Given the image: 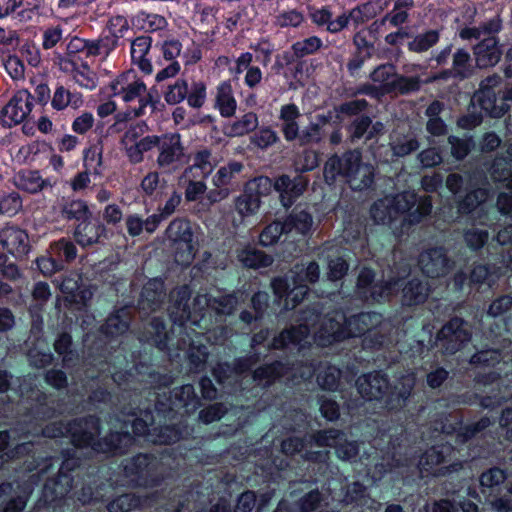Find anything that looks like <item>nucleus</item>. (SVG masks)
Listing matches in <instances>:
<instances>
[{
    "label": "nucleus",
    "instance_id": "cd10ccee",
    "mask_svg": "<svg viewBox=\"0 0 512 512\" xmlns=\"http://www.w3.org/2000/svg\"><path fill=\"white\" fill-rule=\"evenodd\" d=\"M139 340L147 342L157 347L159 350H166L168 347L169 333L164 320L160 317H153L144 325Z\"/></svg>",
    "mask_w": 512,
    "mask_h": 512
},
{
    "label": "nucleus",
    "instance_id": "2eb2a0df",
    "mask_svg": "<svg viewBox=\"0 0 512 512\" xmlns=\"http://www.w3.org/2000/svg\"><path fill=\"white\" fill-rule=\"evenodd\" d=\"M418 265L427 277L439 278L443 277L452 269L453 261H451L442 247H433L420 253Z\"/></svg>",
    "mask_w": 512,
    "mask_h": 512
},
{
    "label": "nucleus",
    "instance_id": "20e7f679",
    "mask_svg": "<svg viewBox=\"0 0 512 512\" xmlns=\"http://www.w3.org/2000/svg\"><path fill=\"white\" fill-rule=\"evenodd\" d=\"M431 209L432 203L429 197L418 199L414 192L406 191L375 201L370 208V216L375 223L387 225L408 212L405 220L409 224H417L423 217L430 214Z\"/></svg>",
    "mask_w": 512,
    "mask_h": 512
},
{
    "label": "nucleus",
    "instance_id": "37998d69",
    "mask_svg": "<svg viewBox=\"0 0 512 512\" xmlns=\"http://www.w3.org/2000/svg\"><path fill=\"white\" fill-rule=\"evenodd\" d=\"M453 452L450 445H437L428 449L420 458L419 465L425 471H430L439 464L446 462Z\"/></svg>",
    "mask_w": 512,
    "mask_h": 512
},
{
    "label": "nucleus",
    "instance_id": "de8ad7c7",
    "mask_svg": "<svg viewBox=\"0 0 512 512\" xmlns=\"http://www.w3.org/2000/svg\"><path fill=\"white\" fill-rule=\"evenodd\" d=\"M489 196L486 188H474L469 191L465 197L458 203V211L461 214H470L475 211Z\"/></svg>",
    "mask_w": 512,
    "mask_h": 512
},
{
    "label": "nucleus",
    "instance_id": "dca6fc26",
    "mask_svg": "<svg viewBox=\"0 0 512 512\" xmlns=\"http://www.w3.org/2000/svg\"><path fill=\"white\" fill-rule=\"evenodd\" d=\"M309 180L302 174L294 176L282 174L275 178V191L279 193L280 202L284 207H291L306 191Z\"/></svg>",
    "mask_w": 512,
    "mask_h": 512
},
{
    "label": "nucleus",
    "instance_id": "7ed1b4c3",
    "mask_svg": "<svg viewBox=\"0 0 512 512\" xmlns=\"http://www.w3.org/2000/svg\"><path fill=\"white\" fill-rule=\"evenodd\" d=\"M375 169L362 159L359 149H349L341 155L334 154L324 165V178L333 184L341 177L352 190L363 191L374 183Z\"/></svg>",
    "mask_w": 512,
    "mask_h": 512
},
{
    "label": "nucleus",
    "instance_id": "3c124183",
    "mask_svg": "<svg viewBox=\"0 0 512 512\" xmlns=\"http://www.w3.org/2000/svg\"><path fill=\"white\" fill-rule=\"evenodd\" d=\"M61 215L66 220H75L78 223L92 217L87 203L82 200H72L64 204Z\"/></svg>",
    "mask_w": 512,
    "mask_h": 512
},
{
    "label": "nucleus",
    "instance_id": "680f3d73",
    "mask_svg": "<svg viewBox=\"0 0 512 512\" xmlns=\"http://www.w3.org/2000/svg\"><path fill=\"white\" fill-rule=\"evenodd\" d=\"M439 41V32L437 30H429L425 33L418 34L408 43V49L415 53H422L429 50Z\"/></svg>",
    "mask_w": 512,
    "mask_h": 512
},
{
    "label": "nucleus",
    "instance_id": "f704fd0d",
    "mask_svg": "<svg viewBox=\"0 0 512 512\" xmlns=\"http://www.w3.org/2000/svg\"><path fill=\"white\" fill-rule=\"evenodd\" d=\"M72 489V478L65 472H59L57 478L49 479L43 488L46 502L63 499Z\"/></svg>",
    "mask_w": 512,
    "mask_h": 512
},
{
    "label": "nucleus",
    "instance_id": "393cba45",
    "mask_svg": "<svg viewBox=\"0 0 512 512\" xmlns=\"http://www.w3.org/2000/svg\"><path fill=\"white\" fill-rule=\"evenodd\" d=\"M133 441L134 438L127 429L124 431L110 432L94 444V451L123 454L133 444Z\"/></svg>",
    "mask_w": 512,
    "mask_h": 512
},
{
    "label": "nucleus",
    "instance_id": "9d476101",
    "mask_svg": "<svg viewBox=\"0 0 512 512\" xmlns=\"http://www.w3.org/2000/svg\"><path fill=\"white\" fill-rule=\"evenodd\" d=\"M471 338L470 324L460 317H453L438 331L435 344L442 354L454 355L470 342Z\"/></svg>",
    "mask_w": 512,
    "mask_h": 512
},
{
    "label": "nucleus",
    "instance_id": "5701e85b",
    "mask_svg": "<svg viewBox=\"0 0 512 512\" xmlns=\"http://www.w3.org/2000/svg\"><path fill=\"white\" fill-rule=\"evenodd\" d=\"M474 58L470 55L469 51L464 48H458L452 54V63L450 68L443 71L441 78L447 79L449 77L465 80L469 79L476 73V63H473Z\"/></svg>",
    "mask_w": 512,
    "mask_h": 512
},
{
    "label": "nucleus",
    "instance_id": "f8f14e48",
    "mask_svg": "<svg viewBox=\"0 0 512 512\" xmlns=\"http://www.w3.org/2000/svg\"><path fill=\"white\" fill-rule=\"evenodd\" d=\"M312 439L320 447H333L337 456L345 461H353L359 453L356 442L347 441L345 434L337 429L318 431L313 434Z\"/></svg>",
    "mask_w": 512,
    "mask_h": 512
},
{
    "label": "nucleus",
    "instance_id": "f3484780",
    "mask_svg": "<svg viewBox=\"0 0 512 512\" xmlns=\"http://www.w3.org/2000/svg\"><path fill=\"white\" fill-rule=\"evenodd\" d=\"M31 98L28 91H18L7 105L2 108L0 123L4 127H12L21 123L31 111Z\"/></svg>",
    "mask_w": 512,
    "mask_h": 512
},
{
    "label": "nucleus",
    "instance_id": "4be33fe9",
    "mask_svg": "<svg viewBox=\"0 0 512 512\" xmlns=\"http://www.w3.org/2000/svg\"><path fill=\"white\" fill-rule=\"evenodd\" d=\"M164 282L154 278L149 280L143 287L138 301V311L141 316H148L158 310L165 298Z\"/></svg>",
    "mask_w": 512,
    "mask_h": 512
},
{
    "label": "nucleus",
    "instance_id": "bf43d9fd",
    "mask_svg": "<svg viewBox=\"0 0 512 512\" xmlns=\"http://www.w3.org/2000/svg\"><path fill=\"white\" fill-rule=\"evenodd\" d=\"M188 92V82L183 78H178L173 84L168 85L164 93V100L169 105H176L186 99Z\"/></svg>",
    "mask_w": 512,
    "mask_h": 512
},
{
    "label": "nucleus",
    "instance_id": "6e6d98bb",
    "mask_svg": "<svg viewBox=\"0 0 512 512\" xmlns=\"http://www.w3.org/2000/svg\"><path fill=\"white\" fill-rule=\"evenodd\" d=\"M234 204L236 211L242 217H246L257 213L261 205V200L244 188L243 193L234 200Z\"/></svg>",
    "mask_w": 512,
    "mask_h": 512
},
{
    "label": "nucleus",
    "instance_id": "6e6552de",
    "mask_svg": "<svg viewBox=\"0 0 512 512\" xmlns=\"http://www.w3.org/2000/svg\"><path fill=\"white\" fill-rule=\"evenodd\" d=\"M127 482L137 487H155L163 480V469L158 458L152 454H138L123 464Z\"/></svg>",
    "mask_w": 512,
    "mask_h": 512
},
{
    "label": "nucleus",
    "instance_id": "1a4fd4ad",
    "mask_svg": "<svg viewBox=\"0 0 512 512\" xmlns=\"http://www.w3.org/2000/svg\"><path fill=\"white\" fill-rule=\"evenodd\" d=\"M369 77L373 83L379 84L381 94L409 95L420 91L422 86L419 76L399 74L391 63L378 65Z\"/></svg>",
    "mask_w": 512,
    "mask_h": 512
},
{
    "label": "nucleus",
    "instance_id": "2f4dec72",
    "mask_svg": "<svg viewBox=\"0 0 512 512\" xmlns=\"http://www.w3.org/2000/svg\"><path fill=\"white\" fill-rule=\"evenodd\" d=\"M415 386V378L412 376L403 377L400 382L388 392L386 405L391 410H400L407 405Z\"/></svg>",
    "mask_w": 512,
    "mask_h": 512
},
{
    "label": "nucleus",
    "instance_id": "79ce46f5",
    "mask_svg": "<svg viewBox=\"0 0 512 512\" xmlns=\"http://www.w3.org/2000/svg\"><path fill=\"white\" fill-rule=\"evenodd\" d=\"M243 164L238 161H231L222 166L213 177L215 187H232L237 184L239 175L243 170Z\"/></svg>",
    "mask_w": 512,
    "mask_h": 512
},
{
    "label": "nucleus",
    "instance_id": "bb28decb",
    "mask_svg": "<svg viewBox=\"0 0 512 512\" xmlns=\"http://www.w3.org/2000/svg\"><path fill=\"white\" fill-rule=\"evenodd\" d=\"M420 147L419 141L414 134L399 135L390 142V150L386 149V154L390 153L392 157H404L416 151ZM384 146L378 147L373 155L379 160L388 162L390 159L388 155L382 157L381 149Z\"/></svg>",
    "mask_w": 512,
    "mask_h": 512
},
{
    "label": "nucleus",
    "instance_id": "a19ab883",
    "mask_svg": "<svg viewBox=\"0 0 512 512\" xmlns=\"http://www.w3.org/2000/svg\"><path fill=\"white\" fill-rule=\"evenodd\" d=\"M216 106L223 117H231L234 115L237 105L230 80L224 81L218 86Z\"/></svg>",
    "mask_w": 512,
    "mask_h": 512
},
{
    "label": "nucleus",
    "instance_id": "052dcab7",
    "mask_svg": "<svg viewBox=\"0 0 512 512\" xmlns=\"http://www.w3.org/2000/svg\"><path fill=\"white\" fill-rule=\"evenodd\" d=\"M258 126V117L255 113L249 112L243 115L239 120L235 121L228 127V135L235 136H243L253 130Z\"/></svg>",
    "mask_w": 512,
    "mask_h": 512
},
{
    "label": "nucleus",
    "instance_id": "473e14b6",
    "mask_svg": "<svg viewBox=\"0 0 512 512\" xmlns=\"http://www.w3.org/2000/svg\"><path fill=\"white\" fill-rule=\"evenodd\" d=\"M152 39L149 36L137 37L131 43V59L139 69L146 73H152V64L150 58Z\"/></svg>",
    "mask_w": 512,
    "mask_h": 512
},
{
    "label": "nucleus",
    "instance_id": "c85d7f7f",
    "mask_svg": "<svg viewBox=\"0 0 512 512\" xmlns=\"http://www.w3.org/2000/svg\"><path fill=\"white\" fill-rule=\"evenodd\" d=\"M104 233V225L99 221H92L91 217L76 225L74 238L80 246L87 247L99 243Z\"/></svg>",
    "mask_w": 512,
    "mask_h": 512
},
{
    "label": "nucleus",
    "instance_id": "a18cd8bd",
    "mask_svg": "<svg viewBox=\"0 0 512 512\" xmlns=\"http://www.w3.org/2000/svg\"><path fill=\"white\" fill-rule=\"evenodd\" d=\"M239 304L235 293H222L217 291L213 294L211 310L218 316L232 315Z\"/></svg>",
    "mask_w": 512,
    "mask_h": 512
},
{
    "label": "nucleus",
    "instance_id": "e433bc0d",
    "mask_svg": "<svg viewBox=\"0 0 512 512\" xmlns=\"http://www.w3.org/2000/svg\"><path fill=\"white\" fill-rule=\"evenodd\" d=\"M284 221L288 233L295 231L298 234L307 235L313 229L314 222L311 213L298 206L290 212Z\"/></svg>",
    "mask_w": 512,
    "mask_h": 512
},
{
    "label": "nucleus",
    "instance_id": "7c9ffc66",
    "mask_svg": "<svg viewBox=\"0 0 512 512\" xmlns=\"http://www.w3.org/2000/svg\"><path fill=\"white\" fill-rule=\"evenodd\" d=\"M472 102L474 108L478 106L485 115L493 118L503 116L509 108L507 103L502 102L501 99L496 97L495 93L490 92L476 91Z\"/></svg>",
    "mask_w": 512,
    "mask_h": 512
},
{
    "label": "nucleus",
    "instance_id": "e2e57ef3",
    "mask_svg": "<svg viewBox=\"0 0 512 512\" xmlns=\"http://www.w3.org/2000/svg\"><path fill=\"white\" fill-rule=\"evenodd\" d=\"M288 230L286 229L285 221H273L269 225H267L259 236V241L263 246H269L276 243L282 234H287Z\"/></svg>",
    "mask_w": 512,
    "mask_h": 512
},
{
    "label": "nucleus",
    "instance_id": "8fccbe9b",
    "mask_svg": "<svg viewBox=\"0 0 512 512\" xmlns=\"http://www.w3.org/2000/svg\"><path fill=\"white\" fill-rule=\"evenodd\" d=\"M507 479L505 470L499 467H492L484 471L479 478L482 492L492 493L499 488Z\"/></svg>",
    "mask_w": 512,
    "mask_h": 512
},
{
    "label": "nucleus",
    "instance_id": "39448f33",
    "mask_svg": "<svg viewBox=\"0 0 512 512\" xmlns=\"http://www.w3.org/2000/svg\"><path fill=\"white\" fill-rule=\"evenodd\" d=\"M502 19L495 15L475 26H466L459 31L465 41H477L472 47L474 61L479 69L496 66L501 60L502 51L497 34L502 30Z\"/></svg>",
    "mask_w": 512,
    "mask_h": 512
},
{
    "label": "nucleus",
    "instance_id": "49530a36",
    "mask_svg": "<svg viewBox=\"0 0 512 512\" xmlns=\"http://www.w3.org/2000/svg\"><path fill=\"white\" fill-rule=\"evenodd\" d=\"M49 253L54 255L64 268L66 263H70L76 258L77 248L70 239L61 238L51 243Z\"/></svg>",
    "mask_w": 512,
    "mask_h": 512
},
{
    "label": "nucleus",
    "instance_id": "423d86ee",
    "mask_svg": "<svg viewBox=\"0 0 512 512\" xmlns=\"http://www.w3.org/2000/svg\"><path fill=\"white\" fill-rule=\"evenodd\" d=\"M141 148L148 149V152L157 148L158 155L155 164L162 174L176 173L186 163L185 148L178 133L155 135L146 141Z\"/></svg>",
    "mask_w": 512,
    "mask_h": 512
},
{
    "label": "nucleus",
    "instance_id": "4468645a",
    "mask_svg": "<svg viewBox=\"0 0 512 512\" xmlns=\"http://www.w3.org/2000/svg\"><path fill=\"white\" fill-rule=\"evenodd\" d=\"M167 400L168 403L156 401L155 407L159 412L165 413L173 409L184 408L185 412L190 414L194 413L201 405L200 398L191 384L174 388L169 392Z\"/></svg>",
    "mask_w": 512,
    "mask_h": 512
},
{
    "label": "nucleus",
    "instance_id": "603ef678",
    "mask_svg": "<svg viewBox=\"0 0 512 512\" xmlns=\"http://www.w3.org/2000/svg\"><path fill=\"white\" fill-rule=\"evenodd\" d=\"M167 238L173 242L189 243L192 241L190 225L183 219H174L166 229Z\"/></svg>",
    "mask_w": 512,
    "mask_h": 512
},
{
    "label": "nucleus",
    "instance_id": "f257e3e1",
    "mask_svg": "<svg viewBox=\"0 0 512 512\" xmlns=\"http://www.w3.org/2000/svg\"><path fill=\"white\" fill-rule=\"evenodd\" d=\"M300 324L282 331L274 337L268 349H282L289 345L308 343L307 339L313 334L314 339L321 346L348 338L345 324V314L336 312L333 316H321L317 307H309L302 311L298 318Z\"/></svg>",
    "mask_w": 512,
    "mask_h": 512
},
{
    "label": "nucleus",
    "instance_id": "ddd939ff",
    "mask_svg": "<svg viewBox=\"0 0 512 512\" xmlns=\"http://www.w3.org/2000/svg\"><path fill=\"white\" fill-rule=\"evenodd\" d=\"M65 430L75 446L91 447L94 450L100 434L99 419L95 416L78 418L71 421Z\"/></svg>",
    "mask_w": 512,
    "mask_h": 512
},
{
    "label": "nucleus",
    "instance_id": "69168bd1",
    "mask_svg": "<svg viewBox=\"0 0 512 512\" xmlns=\"http://www.w3.org/2000/svg\"><path fill=\"white\" fill-rule=\"evenodd\" d=\"M81 103V98L78 94H72L64 86H58L52 98V107L57 110H63L69 105L77 107Z\"/></svg>",
    "mask_w": 512,
    "mask_h": 512
},
{
    "label": "nucleus",
    "instance_id": "09e8293b",
    "mask_svg": "<svg viewBox=\"0 0 512 512\" xmlns=\"http://www.w3.org/2000/svg\"><path fill=\"white\" fill-rule=\"evenodd\" d=\"M414 7V0H395L392 11L387 13L383 21H388L394 27L408 22L409 11Z\"/></svg>",
    "mask_w": 512,
    "mask_h": 512
},
{
    "label": "nucleus",
    "instance_id": "ea45409f",
    "mask_svg": "<svg viewBox=\"0 0 512 512\" xmlns=\"http://www.w3.org/2000/svg\"><path fill=\"white\" fill-rule=\"evenodd\" d=\"M54 350L62 357L64 367L74 366L78 360V353L73 348L72 337L68 332H61L57 335L54 343Z\"/></svg>",
    "mask_w": 512,
    "mask_h": 512
},
{
    "label": "nucleus",
    "instance_id": "338daca9",
    "mask_svg": "<svg viewBox=\"0 0 512 512\" xmlns=\"http://www.w3.org/2000/svg\"><path fill=\"white\" fill-rule=\"evenodd\" d=\"M244 188L256 196L259 200H261V197L269 195L272 189L275 190V185L274 181H272V179L269 177L259 176L249 180Z\"/></svg>",
    "mask_w": 512,
    "mask_h": 512
},
{
    "label": "nucleus",
    "instance_id": "412c9836",
    "mask_svg": "<svg viewBox=\"0 0 512 512\" xmlns=\"http://www.w3.org/2000/svg\"><path fill=\"white\" fill-rule=\"evenodd\" d=\"M191 291L188 286H180L171 291L169 295L168 314L171 321L182 327L191 316L189 300Z\"/></svg>",
    "mask_w": 512,
    "mask_h": 512
},
{
    "label": "nucleus",
    "instance_id": "c03bdc74",
    "mask_svg": "<svg viewBox=\"0 0 512 512\" xmlns=\"http://www.w3.org/2000/svg\"><path fill=\"white\" fill-rule=\"evenodd\" d=\"M286 371L285 365L280 361L261 366L253 372V379L259 385L269 386L279 379Z\"/></svg>",
    "mask_w": 512,
    "mask_h": 512
},
{
    "label": "nucleus",
    "instance_id": "9b49d317",
    "mask_svg": "<svg viewBox=\"0 0 512 512\" xmlns=\"http://www.w3.org/2000/svg\"><path fill=\"white\" fill-rule=\"evenodd\" d=\"M112 94L122 95L125 102H131L135 99L139 101V107L135 110V116L145 114V109L150 106L151 111L155 109L156 100L150 93H146V85L141 80H135L130 83L127 82V76L121 75L110 85Z\"/></svg>",
    "mask_w": 512,
    "mask_h": 512
},
{
    "label": "nucleus",
    "instance_id": "c756f323",
    "mask_svg": "<svg viewBox=\"0 0 512 512\" xmlns=\"http://www.w3.org/2000/svg\"><path fill=\"white\" fill-rule=\"evenodd\" d=\"M189 434L190 430L187 426L166 425L153 428L152 432L148 433V441L159 445H169L187 437Z\"/></svg>",
    "mask_w": 512,
    "mask_h": 512
},
{
    "label": "nucleus",
    "instance_id": "58836bf2",
    "mask_svg": "<svg viewBox=\"0 0 512 512\" xmlns=\"http://www.w3.org/2000/svg\"><path fill=\"white\" fill-rule=\"evenodd\" d=\"M237 259L243 266L252 269L269 267L274 261L271 255L250 246L241 249Z\"/></svg>",
    "mask_w": 512,
    "mask_h": 512
},
{
    "label": "nucleus",
    "instance_id": "c9c22d12",
    "mask_svg": "<svg viewBox=\"0 0 512 512\" xmlns=\"http://www.w3.org/2000/svg\"><path fill=\"white\" fill-rule=\"evenodd\" d=\"M131 309L123 307L111 313L102 325V332L111 337L124 334L130 325Z\"/></svg>",
    "mask_w": 512,
    "mask_h": 512
},
{
    "label": "nucleus",
    "instance_id": "774afa93",
    "mask_svg": "<svg viewBox=\"0 0 512 512\" xmlns=\"http://www.w3.org/2000/svg\"><path fill=\"white\" fill-rule=\"evenodd\" d=\"M139 499L131 493L122 494L107 505L109 512H129L139 506Z\"/></svg>",
    "mask_w": 512,
    "mask_h": 512
},
{
    "label": "nucleus",
    "instance_id": "4d7b16f0",
    "mask_svg": "<svg viewBox=\"0 0 512 512\" xmlns=\"http://www.w3.org/2000/svg\"><path fill=\"white\" fill-rule=\"evenodd\" d=\"M267 501L266 496L262 495L258 502L255 492L247 490L238 496L234 512H252L255 507L260 511Z\"/></svg>",
    "mask_w": 512,
    "mask_h": 512
},
{
    "label": "nucleus",
    "instance_id": "aec40b11",
    "mask_svg": "<svg viewBox=\"0 0 512 512\" xmlns=\"http://www.w3.org/2000/svg\"><path fill=\"white\" fill-rule=\"evenodd\" d=\"M145 125H134L129 127L121 138V144L124 147L125 154L132 164H139L144 160V154L148 152V149H142L146 141L155 135H148L140 138L144 133Z\"/></svg>",
    "mask_w": 512,
    "mask_h": 512
},
{
    "label": "nucleus",
    "instance_id": "a211bd4d",
    "mask_svg": "<svg viewBox=\"0 0 512 512\" xmlns=\"http://www.w3.org/2000/svg\"><path fill=\"white\" fill-rule=\"evenodd\" d=\"M358 393L366 400H380L388 394L390 382L386 374L374 371L363 374L356 380Z\"/></svg>",
    "mask_w": 512,
    "mask_h": 512
},
{
    "label": "nucleus",
    "instance_id": "b1692460",
    "mask_svg": "<svg viewBox=\"0 0 512 512\" xmlns=\"http://www.w3.org/2000/svg\"><path fill=\"white\" fill-rule=\"evenodd\" d=\"M0 243L17 257H23L29 252L28 235L16 226H6L0 231Z\"/></svg>",
    "mask_w": 512,
    "mask_h": 512
},
{
    "label": "nucleus",
    "instance_id": "0eeeda50",
    "mask_svg": "<svg viewBox=\"0 0 512 512\" xmlns=\"http://www.w3.org/2000/svg\"><path fill=\"white\" fill-rule=\"evenodd\" d=\"M348 337L365 336L372 346H380L393 329L390 320L376 312H362L349 318L345 317Z\"/></svg>",
    "mask_w": 512,
    "mask_h": 512
},
{
    "label": "nucleus",
    "instance_id": "13d9d810",
    "mask_svg": "<svg viewBox=\"0 0 512 512\" xmlns=\"http://www.w3.org/2000/svg\"><path fill=\"white\" fill-rule=\"evenodd\" d=\"M489 173L496 182H504L511 179L512 159L503 156L496 157L489 168Z\"/></svg>",
    "mask_w": 512,
    "mask_h": 512
},
{
    "label": "nucleus",
    "instance_id": "864d4df0",
    "mask_svg": "<svg viewBox=\"0 0 512 512\" xmlns=\"http://www.w3.org/2000/svg\"><path fill=\"white\" fill-rule=\"evenodd\" d=\"M162 174L158 169L149 171L141 180L139 191L143 196L154 197L163 188L166 181L160 177Z\"/></svg>",
    "mask_w": 512,
    "mask_h": 512
},
{
    "label": "nucleus",
    "instance_id": "6ab92c4d",
    "mask_svg": "<svg viewBox=\"0 0 512 512\" xmlns=\"http://www.w3.org/2000/svg\"><path fill=\"white\" fill-rule=\"evenodd\" d=\"M290 274L294 285V288L290 291V294L293 295L292 300L300 302L308 291L307 285L319 280L320 268L316 262L311 261L306 266L303 264L295 265Z\"/></svg>",
    "mask_w": 512,
    "mask_h": 512
},
{
    "label": "nucleus",
    "instance_id": "f03ea898",
    "mask_svg": "<svg viewBox=\"0 0 512 512\" xmlns=\"http://www.w3.org/2000/svg\"><path fill=\"white\" fill-rule=\"evenodd\" d=\"M401 287V304L412 307L423 304L430 295L429 283L420 277L413 276L400 285V279L375 281V273L363 268L357 279L355 293L367 303L387 301Z\"/></svg>",
    "mask_w": 512,
    "mask_h": 512
},
{
    "label": "nucleus",
    "instance_id": "a878e982",
    "mask_svg": "<svg viewBox=\"0 0 512 512\" xmlns=\"http://www.w3.org/2000/svg\"><path fill=\"white\" fill-rule=\"evenodd\" d=\"M13 184L19 189L29 194H37L46 188H51L53 184L49 179H44L38 170L23 169L13 176Z\"/></svg>",
    "mask_w": 512,
    "mask_h": 512
},
{
    "label": "nucleus",
    "instance_id": "5fc2aeb1",
    "mask_svg": "<svg viewBox=\"0 0 512 512\" xmlns=\"http://www.w3.org/2000/svg\"><path fill=\"white\" fill-rule=\"evenodd\" d=\"M117 46L118 43L109 35L98 40L87 41L84 44L88 55L101 56L103 58H106Z\"/></svg>",
    "mask_w": 512,
    "mask_h": 512
},
{
    "label": "nucleus",
    "instance_id": "0e129e2a",
    "mask_svg": "<svg viewBox=\"0 0 512 512\" xmlns=\"http://www.w3.org/2000/svg\"><path fill=\"white\" fill-rule=\"evenodd\" d=\"M502 360L500 351L496 349H484L473 354L469 363L475 367H494Z\"/></svg>",
    "mask_w": 512,
    "mask_h": 512
},
{
    "label": "nucleus",
    "instance_id": "72a5a7b5",
    "mask_svg": "<svg viewBox=\"0 0 512 512\" xmlns=\"http://www.w3.org/2000/svg\"><path fill=\"white\" fill-rule=\"evenodd\" d=\"M188 347L187 359L189 371L192 373H199L205 370L206 362L209 355L207 346L195 345L185 339H180L177 344L179 350H185Z\"/></svg>",
    "mask_w": 512,
    "mask_h": 512
},
{
    "label": "nucleus",
    "instance_id": "4c0bfd02",
    "mask_svg": "<svg viewBox=\"0 0 512 512\" xmlns=\"http://www.w3.org/2000/svg\"><path fill=\"white\" fill-rule=\"evenodd\" d=\"M300 117L299 110L295 104L282 106L280 110L281 130L287 141L296 140L299 133V126L296 120Z\"/></svg>",
    "mask_w": 512,
    "mask_h": 512
}]
</instances>
